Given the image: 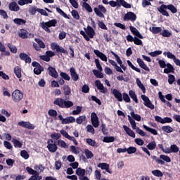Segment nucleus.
<instances>
[{"mask_svg":"<svg viewBox=\"0 0 180 180\" xmlns=\"http://www.w3.org/2000/svg\"><path fill=\"white\" fill-rule=\"evenodd\" d=\"M167 9L170 11L172 13H176V12H178V9L176 8V7H175V6H174V4H162L160 7L158 8V12H160V13H161V15L168 18V16H169V13H168Z\"/></svg>","mask_w":180,"mask_h":180,"instance_id":"1","label":"nucleus"},{"mask_svg":"<svg viewBox=\"0 0 180 180\" xmlns=\"http://www.w3.org/2000/svg\"><path fill=\"white\" fill-rule=\"evenodd\" d=\"M112 94L115 96V98L117 99L118 102H123V101H124V102H127V103H130L131 102L129 94L125 92L122 93H122H120L119 90L114 89H112Z\"/></svg>","mask_w":180,"mask_h":180,"instance_id":"2","label":"nucleus"},{"mask_svg":"<svg viewBox=\"0 0 180 180\" xmlns=\"http://www.w3.org/2000/svg\"><path fill=\"white\" fill-rule=\"evenodd\" d=\"M56 25L57 20L53 19L48 22H42L41 23V27H42L43 30H45L47 33H51V30H50L49 27H56Z\"/></svg>","mask_w":180,"mask_h":180,"instance_id":"3","label":"nucleus"},{"mask_svg":"<svg viewBox=\"0 0 180 180\" xmlns=\"http://www.w3.org/2000/svg\"><path fill=\"white\" fill-rule=\"evenodd\" d=\"M13 102H20L23 99V93L19 89H15L11 94Z\"/></svg>","mask_w":180,"mask_h":180,"instance_id":"4","label":"nucleus"},{"mask_svg":"<svg viewBox=\"0 0 180 180\" xmlns=\"http://www.w3.org/2000/svg\"><path fill=\"white\" fill-rule=\"evenodd\" d=\"M98 8L95 7L94 8L96 15L99 18H105V15H103V13H106V8L102 5H98Z\"/></svg>","mask_w":180,"mask_h":180,"instance_id":"5","label":"nucleus"},{"mask_svg":"<svg viewBox=\"0 0 180 180\" xmlns=\"http://www.w3.org/2000/svg\"><path fill=\"white\" fill-rule=\"evenodd\" d=\"M47 148L50 153H56L57 150H58V147H57V144L56 142L53 141V139H49L47 141Z\"/></svg>","mask_w":180,"mask_h":180,"instance_id":"6","label":"nucleus"},{"mask_svg":"<svg viewBox=\"0 0 180 180\" xmlns=\"http://www.w3.org/2000/svg\"><path fill=\"white\" fill-rule=\"evenodd\" d=\"M136 19L137 15H136V14L131 11L126 13L123 18L124 22H129V20H131V22H136Z\"/></svg>","mask_w":180,"mask_h":180,"instance_id":"7","label":"nucleus"},{"mask_svg":"<svg viewBox=\"0 0 180 180\" xmlns=\"http://www.w3.org/2000/svg\"><path fill=\"white\" fill-rule=\"evenodd\" d=\"M51 47L52 50H56V53H62L63 54L68 55V52L67 50H65L63 46H60V45H58L56 43H52L51 44Z\"/></svg>","mask_w":180,"mask_h":180,"instance_id":"8","label":"nucleus"},{"mask_svg":"<svg viewBox=\"0 0 180 180\" xmlns=\"http://www.w3.org/2000/svg\"><path fill=\"white\" fill-rule=\"evenodd\" d=\"M18 126L27 129L28 130H34V124L30 123V122L20 121L18 122Z\"/></svg>","mask_w":180,"mask_h":180,"instance_id":"9","label":"nucleus"},{"mask_svg":"<svg viewBox=\"0 0 180 180\" xmlns=\"http://www.w3.org/2000/svg\"><path fill=\"white\" fill-rule=\"evenodd\" d=\"M141 99L143 101L145 106L147 108H149V109L153 110L154 109V104H152L151 101H150V98L146 95H141Z\"/></svg>","mask_w":180,"mask_h":180,"instance_id":"10","label":"nucleus"},{"mask_svg":"<svg viewBox=\"0 0 180 180\" xmlns=\"http://www.w3.org/2000/svg\"><path fill=\"white\" fill-rule=\"evenodd\" d=\"M136 62L139 64L140 68H142V70H144L147 72H150V68L146 65L143 59L138 58L136 59Z\"/></svg>","mask_w":180,"mask_h":180,"instance_id":"11","label":"nucleus"},{"mask_svg":"<svg viewBox=\"0 0 180 180\" xmlns=\"http://www.w3.org/2000/svg\"><path fill=\"white\" fill-rule=\"evenodd\" d=\"M47 70L50 77H52V78H58V72H57V70L54 68L49 66Z\"/></svg>","mask_w":180,"mask_h":180,"instance_id":"12","label":"nucleus"},{"mask_svg":"<svg viewBox=\"0 0 180 180\" xmlns=\"http://www.w3.org/2000/svg\"><path fill=\"white\" fill-rule=\"evenodd\" d=\"M179 148L176 144H172L170 148H167L166 154H171L172 153H178Z\"/></svg>","mask_w":180,"mask_h":180,"instance_id":"13","label":"nucleus"},{"mask_svg":"<svg viewBox=\"0 0 180 180\" xmlns=\"http://www.w3.org/2000/svg\"><path fill=\"white\" fill-rule=\"evenodd\" d=\"M94 53L96 55L97 57H98V58L101 59L102 61H108V57L106 56V55L101 52L99 50L95 49L94 51Z\"/></svg>","mask_w":180,"mask_h":180,"instance_id":"14","label":"nucleus"},{"mask_svg":"<svg viewBox=\"0 0 180 180\" xmlns=\"http://www.w3.org/2000/svg\"><path fill=\"white\" fill-rule=\"evenodd\" d=\"M19 57L20 60H22V61H25L28 64H30V63H32V58L28 56V55L25 53H20L19 55Z\"/></svg>","mask_w":180,"mask_h":180,"instance_id":"15","label":"nucleus"},{"mask_svg":"<svg viewBox=\"0 0 180 180\" xmlns=\"http://www.w3.org/2000/svg\"><path fill=\"white\" fill-rule=\"evenodd\" d=\"M84 30L86 33V34L89 35V37L90 39H94V37L95 36V30L89 25L87 26V29L84 28Z\"/></svg>","mask_w":180,"mask_h":180,"instance_id":"16","label":"nucleus"},{"mask_svg":"<svg viewBox=\"0 0 180 180\" xmlns=\"http://www.w3.org/2000/svg\"><path fill=\"white\" fill-rule=\"evenodd\" d=\"M167 68L164 69L165 74H175V68L171 63H167L166 65Z\"/></svg>","mask_w":180,"mask_h":180,"instance_id":"17","label":"nucleus"},{"mask_svg":"<svg viewBox=\"0 0 180 180\" xmlns=\"http://www.w3.org/2000/svg\"><path fill=\"white\" fill-rule=\"evenodd\" d=\"M123 129L125 133H127V134H128L129 137H133V139L136 138V134L129 127H127V125H123Z\"/></svg>","mask_w":180,"mask_h":180,"instance_id":"18","label":"nucleus"},{"mask_svg":"<svg viewBox=\"0 0 180 180\" xmlns=\"http://www.w3.org/2000/svg\"><path fill=\"white\" fill-rule=\"evenodd\" d=\"M70 72L71 75V78L73 81H77L79 79V76H78V74L77 73V71L74 68H70Z\"/></svg>","mask_w":180,"mask_h":180,"instance_id":"19","label":"nucleus"},{"mask_svg":"<svg viewBox=\"0 0 180 180\" xmlns=\"http://www.w3.org/2000/svg\"><path fill=\"white\" fill-rule=\"evenodd\" d=\"M129 29L131 32V33L134 35L136 36V37H139V39H144V37H143V35H141V34L140 33V32H139L136 27L130 25L129 26Z\"/></svg>","mask_w":180,"mask_h":180,"instance_id":"20","label":"nucleus"},{"mask_svg":"<svg viewBox=\"0 0 180 180\" xmlns=\"http://www.w3.org/2000/svg\"><path fill=\"white\" fill-rule=\"evenodd\" d=\"M8 8L10 11H12L13 12H18L20 8L18 5V3L13 1L9 4Z\"/></svg>","mask_w":180,"mask_h":180,"instance_id":"21","label":"nucleus"},{"mask_svg":"<svg viewBox=\"0 0 180 180\" xmlns=\"http://www.w3.org/2000/svg\"><path fill=\"white\" fill-rule=\"evenodd\" d=\"M98 168H101L102 169H105L106 172L108 174H112V171L109 169V165L108 163H99L97 165Z\"/></svg>","mask_w":180,"mask_h":180,"instance_id":"22","label":"nucleus"},{"mask_svg":"<svg viewBox=\"0 0 180 180\" xmlns=\"http://www.w3.org/2000/svg\"><path fill=\"white\" fill-rule=\"evenodd\" d=\"M14 74H15L17 78L19 79V81L22 82V69L19 66L14 68Z\"/></svg>","mask_w":180,"mask_h":180,"instance_id":"23","label":"nucleus"},{"mask_svg":"<svg viewBox=\"0 0 180 180\" xmlns=\"http://www.w3.org/2000/svg\"><path fill=\"white\" fill-rule=\"evenodd\" d=\"M129 110L131 112H130V115L131 117L134 118V120H136V122H140L141 120V116L139 114H135L134 113V110L133 108H129Z\"/></svg>","mask_w":180,"mask_h":180,"instance_id":"24","label":"nucleus"},{"mask_svg":"<svg viewBox=\"0 0 180 180\" xmlns=\"http://www.w3.org/2000/svg\"><path fill=\"white\" fill-rule=\"evenodd\" d=\"M150 32H152L153 34H158L162 32V28L161 27H152L149 28Z\"/></svg>","mask_w":180,"mask_h":180,"instance_id":"25","label":"nucleus"},{"mask_svg":"<svg viewBox=\"0 0 180 180\" xmlns=\"http://www.w3.org/2000/svg\"><path fill=\"white\" fill-rule=\"evenodd\" d=\"M64 99L61 98H57L53 103L54 105H56L57 106H59V108H64Z\"/></svg>","mask_w":180,"mask_h":180,"instance_id":"26","label":"nucleus"},{"mask_svg":"<svg viewBox=\"0 0 180 180\" xmlns=\"http://www.w3.org/2000/svg\"><path fill=\"white\" fill-rule=\"evenodd\" d=\"M143 127L145 129V130H146V131L151 133V134H153L154 136L158 135V132L155 130V129L150 128L146 124H143Z\"/></svg>","mask_w":180,"mask_h":180,"instance_id":"27","label":"nucleus"},{"mask_svg":"<svg viewBox=\"0 0 180 180\" xmlns=\"http://www.w3.org/2000/svg\"><path fill=\"white\" fill-rule=\"evenodd\" d=\"M12 143L15 148H22L23 143L18 139H13Z\"/></svg>","mask_w":180,"mask_h":180,"instance_id":"28","label":"nucleus"},{"mask_svg":"<svg viewBox=\"0 0 180 180\" xmlns=\"http://www.w3.org/2000/svg\"><path fill=\"white\" fill-rule=\"evenodd\" d=\"M102 2L103 4H104V5H110L112 8H116V6H117V3H116V1L113 0H111L110 1H108V0H103Z\"/></svg>","mask_w":180,"mask_h":180,"instance_id":"29","label":"nucleus"},{"mask_svg":"<svg viewBox=\"0 0 180 180\" xmlns=\"http://www.w3.org/2000/svg\"><path fill=\"white\" fill-rule=\"evenodd\" d=\"M7 47H8L11 53H13V54H16L18 53V48H16V46H15L12 44L8 43Z\"/></svg>","mask_w":180,"mask_h":180,"instance_id":"30","label":"nucleus"},{"mask_svg":"<svg viewBox=\"0 0 180 180\" xmlns=\"http://www.w3.org/2000/svg\"><path fill=\"white\" fill-rule=\"evenodd\" d=\"M129 95L130 98H131L135 101V103H139V100L137 99V96L136 95V92H134V91L129 90Z\"/></svg>","mask_w":180,"mask_h":180,"instance_id":"31","label":"nucleus"},{"mask_svg":"<svg viewBox=\"0 0 180 180\" xmlns=\"http://www.w3.org/2000/svg\"><path fill=\"white\" fill-rule=\"evenodd\" d=\"M146 147L148 150L153 151V150H155V148H157V143H155V141H151L146 146Z\"/></svg>","mask_w":180,"mask_h":180,"instance_id":"32","label":"nucleus"},{"mask_svg":"<svg viewBox=\"0 0 180 180\" xmlns=\"http://www.w3.org/2000/svg\"><path fill=\"white\" fill-rule=\"evenodd\" d=\"M43 71H44V68L41 65L34 69V74H35V75H40Z\"/></svg>","mask_w":180,"mask_h":180,"instance_id":"33","label":"nucleus"},{"mask_svg":"<svg viewBox=\"0 0 180 180\" xmlns=\"http://www.w3.org/2000/svg\"><path fill=\"white\" fill-rule=\"evenodd\" d=\"M136 85L141 89L143 94H146V86H144V84L139 79H136Z\"/></svg>","mask_w":180,"mask_h":180,"instance_id":"34","label":"nucleus"},{"mask_svg":"<svg viewBox=\"0 0 180 180\" xmlns=\"http://www.w3.org/2000/svg\"><path fill=\"white\" fill-rule=\"evenodd\" d=\"M128 120L129 123L131 124V126L134 130H136L137 129V125L136 124V121L130 117V115H128Z\"/></svg>","mask_w":180,"mask_h":180,"instance_id":"35","label":"nucleus"},{"mask_svg":"<svg viewBox=\"0 0 180 180\" xmlns=\"http://www.w3.org/2000/svg\"><path fill=\"white\" fill-rule=\"evenodd\" d=\"M76 175L78 176H85V169H82L81 167H78L76 169Z\"/></svg>","mask_w":180,"mask_h":180,"instance_id":"36","label":"nucleus"},{"mask_svg":"<svg viewBox=\"0 0 180 180\" xmlns=\"http://www.w3.org/2000/svg\"><path fill=\"white\" fill-rule=\"evenodd\" d=\"M161 36L163 37H171L172 36V33L168 30H163L162 32H160Z\"/></svg>","mask_w":180,"mask_h":180,"instance_id":"37","label":"nucleus"},{"mask_svg":"<svg viewBox=\"0 0 180 180\" xmlns=\"http://www.w3.org/2000/svg\"><path fill=\"white\" fill-rule=\"evenodd\" d=\"M93 74L96 78H103V74L101 70H93Z\"/></svg>","mask_w":180,"mask_h":180,"instance_id":"38","label":"nucleus"},{"mask_svg":"<svg viewBox=\"0 0 180 180\" xmlns=\"http://www.w3.org/2000/svg\"><path fill=\"white\" fill-rule=\"evenodd\" d=\"M162 130L165 133H172L174 131V129L169 126H162Z\"/></svg>","mask_w":180,"mask_h":180,"instance_id":"39","label":"nucleus"},{"mask_svg":"<svg viewBox=\"0 0 180 180\" xmlns=\"http://www.w3.org/2000/svg\"><path fill=\"white\" fill-rule=\"evenodd\" d=\"M152 174L153 175H154V176H158V178L164 176V174H162V172L159 169L153 170Z\"/></svg>","mask_w":180,"mask_h":180,"instance_id":"40","label":"nucleus"},{"mask_svg":"<svg viewBox=\"0 0 180 180\" xmlns=\"http://www.w3.org/2000/svg\"><path fill=\"white\" fill-rule=\"evenodd\" d=\"M56 12H58V13H60L61 16H63V18H65V19H70L68 15H67V13H65L63 10H61V8L56 7Z\"/></svg>","mask_w":180,"mask_h":180,"instance_id":"41","label":"nucleus"},{"mask_svg":"<svg viewBox=\"0 0 180 180\" xmlns=\"http://www.w3.org/2000/svg\"><path fill=\"white\" fill-rule=\"evenodd\" d=\"M85 120H86V116L82 115L76 119V122L77 123V124H82V123Z\"/></svg>","mask_w":180,"mask_h":180,"instance_id":"42","label":"nucleus"},{"mask_svg":"<svg viewBox=\"0 0 180 180\" xmlns=\"http://www.w3.org/2000/svg\"><path fill=\"white\" fill-rule=\"evenodd\" d=\"M127 63L132 70H134L136 72H139V73L141 72V70H140V68H136V66L133 65V63H131V61L127 60Z\"/></svg>","mask_w":180,"mask_h":180,"instance_id":"43","label":"nucleus"},{"mask_svg":"<svg viewBox=\"0 0 180 180\" xmlns=\"http://www.w3.org/2000/svg\"><path fill=\"white\" fill-rule=\"evenodd\" d=\"M26 171L27 172H28V174H30V175H34V174L39 175V172L32 169V167H27Z\"/></svg>","mask_w":180,"mask_h":180,"instance_id":"44","label":"nucleus"},{"mask_svg":"<svg viewBox=\"0 0 180 180\" xmlns=\"http://www.w3.org/2000/svg\"><path fill=\"white\" fill-rule=\"evenodd\" d=\"M103 141L104 143H113L115 141V136H105Z\"/></svg>","mask_w":180,"mask_h":180,"instance_id":"45","label":"nucleus"},{"mask_svg":"<svg viewBox=\"0 0 180 180\" xmlns=\"http://www.w3.org/2000/svg\"><path fill=\"white\" fill-rule=\"evenodd\" d=\"M86 141L89 146H91V147H98V146H96V141H95V140L92 139H86Z\"/></svg>","mask_w":180,"mask_h":180,"instance_id":"46","label":"nucleus"},{"mask_svg":"<svg viewBox=\"0 0 180 180\" xmlns=\"http://www.w3.org/2000/svg\"><path fill=\"white\" fill-rule=\"evenodd\" d=\"M14 23L15 25H25L26 24L25 20H23L22 18H15L13 20Z\"/></svg>","mask_w":180,"mask_h":180,"instance_id":"47","label":"nucleus"},{"mask_svg":"<svg viewBox=\"0 0 180 180\" xmlns=\"http://www.w3.org/2000/svg\"><path fill=\"white\" fill-rule=\"evenodd\" d=\"M60 75L61 78L63 79H65V81H70V79H71V77H70V75H68V74H67L66 72H61L60 73Z\"/></svg>","mask_w":180,"mask_h":180,"instance_id":"48","label":"nucleus"},{"mask_svg":"<svg viewBox=\"0 0 180 180\" xmlns=\"http://www.w3.org/2000/svg\"><path fill=\"white\" fill-rule=\"evenodd\" d=\"M38 9H39V8L34 6L28 10V12H29L30 15H36V13L37 12Z\"/></svg>","mask_w":180,"mask_h":180,"instance_id":"49","label":"nucleus"},{"mask_svg":"<svg viewBox=\"0 0 180 180\" xmlns=\"http://www.w3.org/2000/svg\"><path fill=\"white\" fill-rule=\"evenodd\" d=\"M85 155L88 160L94 157V153L89 149H85L84 150Z\"/></svg>","mask_w":180,"mask_h":180,"instance_id":"50","label":"nucleus"},{"mask_svg":"<svg viewBox=\"0 0 180 180\" xmlns=\"http://www.w3.org/2000/svg\"><path fill=\"white\" fill-rule=\"evenodd\" d=\"M63 106L64 108L68 109L69 108H72V106H74V103L70 101H65L63 103Z\"/></svg>","mask_w":180,"mask_h":180,"instance_id":"51","label":"nucleus"},{"mask_svg":"<svg viewBox=\"0 0 180 180\" xmlns=\"http://www.w3.org/2000/svg\"><path fill=\"white\" fill-rule=\"evenodd\" d=\"M63 91H64V95L65 96L71 94V88H70L69 86H65L63 87Z\"/></svg>","mask_w":180,"mask_h":180,"instance_id":"52","label":"nucleus"},{"mask_svg":"<svg viewBox=\"0 0 180 180\" xmlns=\"http://www.w3.org/2000/svg\"><path fill=\"white\" fill-rule=\"evenodd\" d=\"M134 43L136 46H143V41H141V39H139V37H134Z\"/></svg>","mask_w":180,"mask_h":180,"instance_id":"53","label":"nucleus"},{"mask_svg":"<svg viewBox=\"0 0 180 180\" xmlns=\"http://www.w3.org/2000/svg\"><path fill=\"white\" fill-rule=\"evenodd\" d=\"M72 16L76 20H79V14L78 13V11L77 10H72Z\"/></svg>","mask_w":180,"mask_h":180,"instance_id":"54","label":"nucleus"},{"mask_svg":"<svg viewBox=\"0 0 180 180\" xmlns=\"http://www.w3.org/2000/svg\"><path fill=\"white\" fill-rule=\"evenodd\" d=\"M20 155L22 158H24V160H28L30 157L29 153H27V151H26V150H21Z\"/></svg>","mask_w":180,"mask_h":180,"instance_id":"55","label":"nucleus"},{"mask_svg":"<svg viewBox=\"0 0 180 180\" xmlns=\"http://www.w3.org/2000/svg\"><path fill=\"white\" fill-rule=\"evenodd\" d=\"M36 43H37L38 46H39L40 49H44L46 47V44L42 41L40 39H35Z\"/></svg>","mask_w":180,"mask_h":180,"instance_id":"56","label":"nucleus"},{"mask_svg":"<svg viewBox=\"0 0 180 180\" xmlns=\"http://www.w3.org/2000/svg\"><path fill=\"white\" fill-rule=\"evenodd\" d=\"M161 54H162V51H155L148 53L151 57H157V56H160Z\"/></svg>","mask_w":180,"mask_h":180,"instance_id":"57","label":"nucleus"},{"mask_svg":"<svg viewBox=\"0 0 180 180\" xmlns=\"http://www.w3.org/2000/svg\"><path fill=\"white\" fill-rule=\"evenodd\" d=\"M4 146L7 150H12L13 148V146H12V143L8 141H4Z\"/></svg>","mask_w":180,"mask_h":180,"instance_id":"58","label":"nucleus"},{"mask_svg":"<svg viewBox=\"0 0 180 180\" xmlns=\"http://www.w3.org/2000/svg\"><path fill=\"white\" fill-rule=\"evenodd\" d=\"M83 7L84 8V9H86V11H87V12H92V7H91V5H89L88 3L86 2H84L83 3Z\"/></svg>","mask_w":180,"mask_h":180,"instance_id":"59","label":"nucleus"},{"mask_svg":"<svg viewBox=\"0 0 180 180\" xmlns=\"http://www.w3.org/2000/svg\"><path fill=\"white\" fill-rule=\"evenodd\" d=\"M167 81H168L169 85H172V84H174V82H175V76L174 75H169Z\"/></svg>","mask_w":180,"mask_h":180,"instance_id":"60","label":"nucleus"},{"mask_svg":"<svg viewBox=\"0 0 180 180\" xmlns=\"http://www.w3.org/2000/svg\"><path fill=\"white\" fill-rule=\"evenodd\" d=\"M127 151L128 154H134V153L137 151V148L136 147L130 146L127 148Z\"/></svg>","mask_w":180,"mask_h":180,"instance_id":"61","label":"nucleus"},{"mask_svg":"<svg viewBox=\"0 0 180 180\" xmlns=\"http://www.w3.org/2000/svg\"><path fill=\"white\" fill-rule=\"evenodd\" d=\"M58 146H59L60 147H62V148H68V146H67V143H65V141L63 140H59L58 141Z\"/></svg>","mask_w":180,"mask_h":180,"instance_id":"62","label":"nucleus"},{"mask_svg":"<svg viewBox=\"0 0 180 180\" xmlns=\"http://www.w3.org/2000/svg\"><path fill=\"white\" fill-rule=\"evenodd\" d=\"M160 158H161V160H163V161H165L166 162H171V158L167 155H160Z\"/></svg>","mask_w":180,"mask_h":180,"instance_id":"63","label":"nucleus"},{"mask_svg":"<svg viewBox=\"0 0 180 180\" xmlns=\"http://www.w3.org/2000/svg\"><path fill=\"white\" fill-rule=\"evenodd\" d=\"M43 177L39 174H33L28 180H41Z\"/></svg>","mask_w":180,"mask_h":180,"instance_id":"64","label":"nucleus"}]
</instances>
